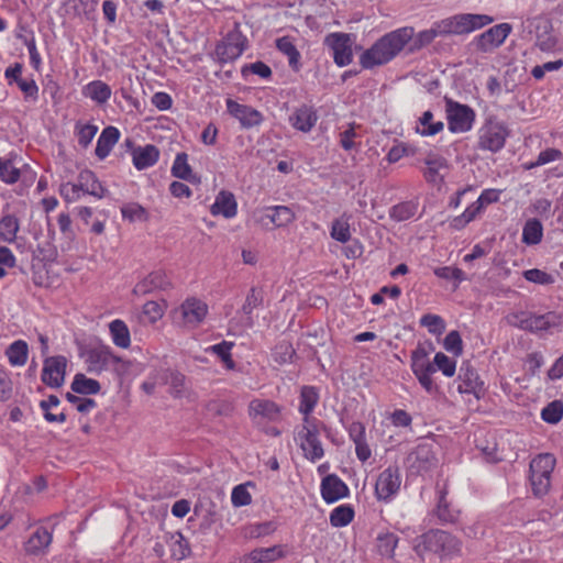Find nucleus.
I'll list each match as a JSON object with an SVG mask.
<instances>
[{"label": "nucleus", "mask_w": 563, "mask_h": 563, "mask_svg": "<svg viewBox=\"0 0 563 563\" xmlns=\"http://www.w3.org/2000/svg\"><path fill=\"white\" fill-rule=\"evenodd\" d=\"M494 22L488 14L460 13L437 21L428 30L413 32L408 51L415 53L431 44L438 36L468 34Z\"/></svg>", "instance_id": "nucleus-1"}, {"label": "nucleus", "mask_w": 563, "mask_h": 563, "mask_svg": "<svg viewBox=\"0 0 563 563\" xmlns=\"http://www.w3.org/2000/svg\"><path fill=\"white\" fill-rule=\"evenodd\" d=\"M413 36L412 26H402L380 36L358 58L364 69L383 66L396 58Z\"/></svg>", "instance_id": "nucleus-2"}, {"label": "nucleus", "mask_w": 563, "mask_h": 563, "mask_svg": "<svg viewBox=\"0 0 563 563\" xmlns=\"http://www.w3.org/2000/svg\"><path fill=\"white\" fill-rule=\"evenodd\" d=\"M462 542L453 534L443 530H430L415 539L413 549L422 556L427 552L438 554L441 559H450L460 553Z\"/></svg>", "instance_id": "nucleus-3"}, {"label": "nucleus", "mask_w": 563, "mask_h": 563, "mask_svg": "<svg viewBox=\"0 0 563 563\" xmlns=\"http://www.w3.org/2000/svg\"><path fill=\"white\" fill-rule=\"evenodd\" d=\"M324 423L321 420L302 419V423L295 430L294 440L302 451V455L311 463L324 456V449L320 439Z\"/></svg>", "instance_id": "nucleus-4"}, {"label": "nucleus", "mask_w": 563, "mask_h": 563, "mask_svg": "<svg viewBox=\"0 0 563 563\" xmlns=\"http://www.w3.org/2000/svg\"><path fill=\"white\" fill-rule=\"evenodd\" d=\"M249 40L241 31L239 22L227 35L217 43L214 48V60L220 65L236 60L247 48Z\"/></svg>", "instance_id": "nucleus-5"}, {"label": "nucleus", "mask_w": 563, "mask_h": 563, "mask_svg": "<svg viewBox=\"0 0 563 563\" xmlns=\"http://www.w3.org/2000/svg\"><path fill=\"white\" fill-rule=\"evenodd\" d=\"M556 459L551 453H541L530 462V483L536 497L547 495L551 487V476Z\"/></svg>", "instance_id": "nucleus-6"}, {"label": "nucleus", "mask_w": 563, "mask_h": 563, "mask_svg": "<svg viewBox=\"0 0 563 563\" xmlns=\"http://www.w3.org/2000/svg\"><path fill=\"white\" fill-rule=\"evenodd\" d=\"M208 313L209 306L203 299L189 296L172 311V317L179 325L196 329L206 320Z\"/></svg>", "instance_id": "nucleus-7"}, {"label": "nucleus", "mask_w": 563, "mask_h": 563, "mask_svg": "<svg viewBox=\"0 0 563 563\" xmlns=\"http://www.w3.org/2000/svg\"><path fill=\"white\" fill-rule=\"evenodd\" d=\"M410 368L427 394L438 395L440 393V386L432 377L435 373V367L433 362H430L429 353L424 347L418 346L411 352Z\"/></svg>", "instance_id": "nucleus-8"}, {"label": "nucleus", "mask_w": 563, "mask_h": 563, "mask_svg": "<svg viewBox=\"0 0 563 563\" xmlns=\"http://www.w3.org/2000/svg\"><path fill=\"white\" fill-rule=\"evenodd\" d=\"M251 219L262 229H269L271 224L274 228H285L296 220V213L288 206H268L254 209Z\"/></svg>", "instance_id": "nucleus-9"}, {"label": "nucleus", "mask_w": 563, "mask_h": 563, "mask_svg": "<svg viewBox=\"0 0 563 563\" xmlns=\"http://www.w3.org/2000/svg\"><path fill=\"white\" fill-rule=\"evenodd\" d=\"M444 101L449 131L451 133L470 132L476 120L474 109L450 98H445Z\"/></svg>", "instance_id": "nucleus-10"}, {"label": "nucleus", "mask_w": 563, "mask_h": 563, "mask_svg": "<svg viewBox=\"0 0 563 563\" xmlns=\"http://www.w3.org/2000/svg\"><path fill=\"white\" fill-rule=\"evenodd\" d=\"M402 476L397 465H389L378 473L374 484L375 498L388 504L399 494Z\"/></svg>", "instance_id": "nucleus-11"}, {"label": "nucleus", "mask_w": 563, "mask_h": 563, "mask_svg": "<svg viewBox=\"0 0 563 563\" xmlns=\"http://www.w3.org/2000/svg\"><path fill=\"white\" fill-rule=\"evenodd\" d=\"M509 130L504 122L487 120L478 130L477 146L482 151L497 153L504 148Z\"/></svg>", "instance_id": "nucleus-12"}, {"label": "nucleus", "mask_w": 563, "mask_h": 563, "mask_svg": "<svg viewBox=\"0 0 563 563\" xmlns=\"http://www.w3.org/2000/svg\"><path fill=\"white\" fill-rule=\"evenodd\" d=\"M85 363L87 371L92 374H101L102 372H115L122 362L110 346L100 345L86 351Z\"/></svg>", "instance_id": "nucleus-13"}, {"label": "nucleus", "mask_w": 563, "mask_h": 563, "mask_svg": "<svg viewBox=\"0 0 563 563\" xmlns=\"http://www.w3.org/2000/svg\"><path fill=\"white\" fill-rule=\"evenodd\" d=\"M16 154L10 153L7 156H0V180L5 185H14L22 181L24 187H31L36 178V173L29 164H23L21 168L15 165Z\"/></svg>", "instance_id": "nucleus-14"}, {"label": "nucleus", "mask_w": 563, "mask_h": 563, "mask_svg": "<svg viewBox=\"0 0 563 563\" xmlns=\"http://www.w3.org/2000/svg\"><path fill=\"white\" fill-rule=\"evenodd\" d=\"M323 44L331 52L338 67H345L353 62L354 36L352 34L331 32L325 35Z\"/></svg>", "instance_id": "nucleus-15"}, {"label": "nucleus", "mask_w": 563, "mask_h": 563, "mask_svg": "<svg viewBox=\"0 0 563 563\" xmlns=\"http://www.w3.org/2000/svg\"><path fill=\"white\" fill-rule=\"evenodd\" d=\"M501 192V189L496 188L484 189L476 201L467 206L462 214L454 217L450 221V227L454 230L464 229L468 223L474 221L477 218V216L481 214V212L486 206L498 202Z\"/></svg>", "instance_id": "nucleus-16"}, {"label": "nucleus", "mask_w": 563, "mask_h": 563, "mask_svg": "<svg viewBox=\"0 0 563 563\" xmlns=\"http://www.w3.org/2000/svg\"><path fill=\"white\" fill-rule=\"evenodd\" d=\"M453 385L456 386V390L461 395H473L476 399H481L484 395V382L470 362L461 364Z\"/></svg>", "instance_id": "nucleus-17"}, {"label": "nucleus", "mask_w": 563, "mask_h": 563, "mask_svg": "<svg viewBox=\"0 0 563 563\" xmlns=\"http://www.w3.org/2000/svg\"><path fill=\"white\" fill-rule=\"evenodd\" d=\"M424 167L421 168L423 179L432 186H441L450 169L449 161L441 154L429 151L423 158Z\"/></svg>", "instance_id": "nucleus-18"}, {"label": "nucleus", "mask_w": 563, "mask_h": 563, "mask_svg": "<svg viewBox=\"0 0 563 563\" xmlns=\"http://www.w3.org/2000/svg\"><path fill=\"white\" fill-rule=\"evenodd\" d=\"M512 31L511 24L504 22L496 24L474 38L476 49L489 53L500 47Z\"/></svg>", "instance_id": "nucleus-19"}, {"label": "nucleus", "mask_w": 563, "mask_h": 563, "mask_svg": "<svg viewBox=\"0 0 563 563\" xmlns=\"http://www.w3.org/2000/svg\"><path fill=\"white\" fill-rule=\"evenodd\" d=\"M173 288V282L169 275L163 269H156L148 273L133 287V294L145 296L155 291H167Z\"/></svg>", "instance_id": "nucleus-20"}, {"label": "nucleus", "mask_w": 563, "mask_h": 563, "mask_svg": "<svg viewBox=\"0 0 563 563\" xmlns=\"http://www.w3.org/2000/svg\"><path fill=\"white\" fill-rule=\"evenodd\" d=\"M225 107L228 113L238 120L244 129L258 126L264 121L262 112L251 106L239 103L231 98L225 100Z\"/></svg>", "instance_id": "nucleus-21"}, {"label": "nucleus", "mask_w": 563, "mask_h": 563, "mask_svg": "<svg viewBox=\"0 0 563 563\" xmlns=\"http://www.w3.org/2000/svg\"><path fill=\"white\" fill-rule=\"evenodd\" d=\"M408 464L412 474L423 475L437 466L438 460L429 444H419L408 455Z\"/></svg>", "instance_id": "nucleus-22"}, {"label": "nucleus", "mask_w": 563, "mask_h": 563, "mask_svg": "<svg viewBox=\"0 0 563 563\" xmlns=\"http://www.w3.org/2000/svg\"><path fill=\"white\" fill-rule=\"evenodd\" d=\"M282 407L273 400L254 399L249 405V416L256 426L276 422L280 419Z\"/></svg>", "instance_id": "nucleus-23"}, {"label": "nucleus", "mask_w": 563, "mask_h": 563, "mask_svg": "<svg viewBox=\"0 0 563 563\" xmlns=\"http://www.w3.org/2000/svg\"><path fill=\"white\" fill-rule=\"evenodd\" d=\"M67 360L63 355L47 357L42 369V382L52 388H58L64 384Z\"/></svg>", "instance_id": "nucleus-24"}, {"label": "nucleus", "mask_w": 563, "mask_h": 563, "mask_svg": "<svg viewBox=\"0 0 563 563\" xmlns=\"http://www.w3.org/2000/svg\"><path fill=\"white\" fill-rule=\"evenodd\" d=\"M320 494L328 505L334 504L350 495V488L336 474L325 475L320 483Z\"/></svg>", "instance_id": "nucleus-25"}, {"label": "nucleus", "mask_w": 563, "mask_h": 563, "mask_svg": "<svg viewBox=\"0 0 563 563\" xmlns=\"http://www.w3.org/2000/svg\"><path fill=\"white\" fill-rule=\"evenodd\" d=\"M319 119L318 112L313 106L301 104L289 115V124L297 131L309 133Z\"/></svg>", "instance_id": "nucleus-26"}, {"label": "nucleus", "mask_w": 563, "mask_h": 563, "mask_svg": "<svg viewBox=\"0 0 563 563\" xmlns=\"http://www.w3.org/2000/svg\"><path fill=\"white\" fill-rule=\"evenodd\" d=\"M210 213L213 217L234 218L238 214V201L234 194L224 189L220 190L210 206Z\"/></svg>", "instance_id": "nucleus-27"}, {"label": "nucleus", "mask_w": 563, "mask_h": 563, "mask_svg": "<svg viewBox=\"0 0 563 563\" xmlns=\"http://www.w3.org/2000/svg\"><path fill=\"white\" fill-rule=\"evenodd\" d=\"M53 540V533L45 527H37L24 542L23 549L26 554H44Z\"/></svg>", "instance_id": "nucleus-28"}, {"label": "nucleus", "mask_w": 563, "mask_h": 563, "mask_svg": "<svg viewBox=\"0 0 563 563\" xmlns=\"http://www.w3.org/2000/svg\"><path fill=\"white\" fill-rule=\"evenodd\" d=\"M275 46L280 54L287 57L289 68L298 73L302 64L301 54L295 44V40L289 35H285L275 41Z\"/></svg>", "instance_id": "nucleus-29"}, {"label": "nucleus", "mask_w": 563, "mask_h": 563, "mask_svg": "<svg viewBox=\"0 0 563 563\" xmlns=\"http://www.w3.org/2000/svg\"><path fill=\"white\" fill-rule=\"evenodd\" d=\"M132 163L137 170H144L154 166L159 159V150L153 145L135 147L132 153Z\"/></svg>", "instance_id": "nucleus-30"}, {"label": "nucleus", "mask_w": 563, "mask_h": 563, "mask_svg": "<svg viewBox=\"0 0 563 563\" xmlns=\"http://www.w3.org/2000/svg\"><path fill=\"white\" fill-rule=\"evenodd\" d=\"M120 136H121V133L118 128L112 126V125L106 126L101 131V133L97 140V145H96V150H95L96 156L100 161H103L104 158H107L110 155L114 145L119 142Z\"/></svg>", "instance_id": "nucleus-31"}, {"label": "nucleus", "mask_w": 563, "mask_h": 563, "mask_svg": "<svg viewBox=\"0 0 563 563\" xmlns=\"http://www.w3.org/2000/svg\"><path fill=\"white\" fill-rule=\"evenodd\" d=\"M286 556L283 545L256 548L243 556V563H272Z\"/></svg>", "instance_id": "nucleus-32"}, {"label": "nucleus", "mask_w": 563, "mask_h": 563, "mask_svg": "<svg viewBox=\"0 0 563 563\" xmlns=\"http://www.w3.org/2000/svg\"><path fill=\"white\" fill-rule=\"evenodd\" d=\"M165 543L169 547L170 556L174 560L183 561L191 553L189 542L181 532H166L164 533Z\"/></svg>", "instance_id": "nucleus-33"}, {"label": "nucleus", "mask_w": 563, "mask_h": 563, "mask_svg": "<svg viewBox=\"0 0 563 563\" xmlns=\"http://www.w3.org/2000/svg\"><path fill=\"white\" fill-rule=\"evenodd\" d=\"M81 93L97 104H104L110 100L112 90L107 82L96 79L85 85Z\"/></svg>", "instance_id": "nucleus-34"}, {"label": "nucleus", "mask_w": 563, "mask_h": 563, "mask_svg": "<svg viewBox=\"0 0 563 563\" xmlns=\"http://www.w3.org/2000/svg\"><path fill=\"white\" fill-rule=\"evenodd\" d=\"M319 402V393L314 386H303L299 397V412L303 416L302 419L318 420L311 417L312 411Z\"/></svg>", "instance_id": "nucleus-35"}, {"label": "nucleus", "mask_w": 563, "mask_h": 563, "mask_svg": "<svg viewBox=\"0 0 563 563\" xmlns=\"http://www.w3.org/2000/svg\"><path fill=\"white\" fill-rule=\"evenodd\" d=\"M170 173L176 178L187 180L192 184L200 183V178L192 173V168L188 163V155L185 152L176 154Z\"/></svg>", "instance_id": "nucleus-36"}, {"label": "nucleus", "mask_w": 563, "mask_h": 563, "mask_svg": "<svg viewBox=\"0 0 563 563\" xmlns=\"http://www.w3.org/2000/svg\"><path fill=\"white\" fill-rule=\"evenodd\" d=\"M4 355L12 367H22L29 358V344L24 340H15L5 349Z\"/></svg>", "instance_id": "nucleus-37"}, {"label": "nucleus", "mask_w": 563, "mask_h": 563, "mask_svg": "<svg viewBox=\"0 0 563 563\" xmlns=\"http://www.w3.org/2000/svg\"><path fill=\"white\" fill-rule=\"evenodd\" d=\"M81 188L87 195L96 198H102L106 194V188L102 186L96 174L89 169L81 170L77 177Z\"/></svg>", "instance_id": "nucleus-38"}, {"label": "nucleus", "mask_w": 563, "mask_h": 563, "mask_svg": "<svg viewBox=\"0 0 563 563\" xmlns=\"http://www.w3.org/2000/svg\"><path fill=\"white\" fill-rule=\"evenodd\" d=\"M109 332L113 344L121 349L131 345V334L126 323L121 319L112 320L109 323Z\"/></svg>", "instance_id": "nucleus-39"}, {"label": "nucleus", "mask_w": 563, "mask_h": 563, "mask_svg": "<svg viewBox=\"0 0 563 563\" xmlns=\"http://www.w3.org/2000/svg\"><path fill=\"white\" fill-rule=\"evenodd\" d=\"M419 154V146L413 142H395L386 154V161L395 164L404 157H413Z\"/></svg>", "instance_id": "nucleus-40"}, {"label": "nucleus", "mask_w": 563, "mask_h": 563, "mask_svg": "<svg viewBox=\"0 0 563 563\" xmlns=\"http://www.w3.org/2000/svg\"><path fill=\"white\" fill-rule=\"evenodd\" d=\"M443 129L444 123L442 121H433V113L428 110L419 118L416 132L421 136H434L442 132Z\"/></svg>", "instance_id": "nucleus-41"}, {"label": "nucleus", "mask_w": 563, "mask_h": 563, "mask_svg": "<svg viewBox=\"0 0 563 563\" xmlns=\"http://www.w3.org/2000/svg\"><path fill=\"white\" fill-rule=\"evenodd\" d=\"M355 517V511L352 505L350 504H343L330 512V525L334 528H342L350 525Z\"/></svg>", "instance_id": "nucleus-42"}, {"label": "nucleus", "mask_w": 563, "mask_h": 563, "mask_svg": "<svg viewBox=\"0 0 563 563\" xmlns=\"http://www.w3.org/2000/svg\"><path fill=\"white\" fill-rule=\"evenodd\" d=\"M20 230V221L14 214H4L0 218V239L5 243H13Z\"/></svg>", "instance_id": "nucleus-43"}, {"label": "nucleus", "mask_w": 563, "mask_h": 563, "mask_svg": "<svg viewBox=\"0 0 563 563\" xmlns=\"http://www.w3.org/2000/svg\"><path fill=\"white\" fill-rule=\"evenodd\" d=\"M167 309V301L162 300H148L142 307V314L150 324H155L159 321Z\"/></svg>", "instance_id": "nucleus-44"}, {"label": "nucleus", "mask_w": 563, "mask_h": 563, "mask_svg": "<svg viewBox=\"0 0 563 563\" xmlns=\"http://www.w3.org/2000/svg\"><path fill=\"white\" fill-rule=\"evenodd\" d=\"M398 537L394 532L383 531L376 537V548L380 555L391 559L398 544Z\"/></svg>", "instance_id": "nucleus-45"}, {"label": "nucleus", "mask_w": 563, "mask_h": 563, "mask_svg": "<svg viewBox=\"0 0 563 563\" xmlns=\"http://www.w3.org/2000/svg\"><path fill=\"white\" fill-rule=\"evenodd\" d=\"M543 238V227L537 219H529L522 228V243L527 245H536Z\"/></svg>", "instance_id": "nucleus-46"}, {"label": "nucleus", "mask_w": 563, "mask_h": 563, "mask_svg": "<svg viewBox=\"0 0 563 563\" xmlns=\"http://www.w3.org/2000/svg\"><path fill=\"white\" fill-rule=\"evenodd\" d=\"M100 384L93 378H88L84 374H76L71 383V390L80 395H95L100 391Z\"/></svg>", "instance_id": "nucleus-47"}, {"label": "nucleus", "mask_w": 563, "mask_h": 563, "mask_svg": "<svg viewBox=\"0 0 563 563\" xmlns=\"http://www.w3.org/2000/svg\"><path fill=\"white\" fill-rule=\"evenodd\" d=\"M97 132H98V125H96L93 123H84L81 121H77L75 123L74 133H75V136L77 137L78 144L82 148H87L91 144Z\"/></svg>", "instance_id": "nucleus-48"}, {"label": "nucleus", "mask_w": 563, "mask_h": 563, "mask_svg": "<svg viewBox=\"0 0 563 563\" xmlns=\"http://www.w3.org/2000/svg\"><path fill=\"white\" fill-rule=\"evenodd\" d=\"M60 405V400L55 395H49L47 399L41 400L40 408L43 411L44 419L49 423H64L66 421V415L60 412L58 415L48 413V410L57 408Z\"/></svg>", "instance_id": "nucleus-49"}, {"label": "nucleus", "mask_w": 563, "mask_h": 563, "mask_svg": "<svg viewBox=\"0 0 563 563\" xmlns=\"http://www.w3.org/2000/svg\"><path fill=\"white\" fill-rule=\"evenodd\" d=\"M418 211V203L415 201H404L395 205L389 212L393 220L401 222L407 221L416 216Z\"/></svg>", "instance_id": "nucleus-50"}, {"label": "nucleus", "mask_w": 563, "mask_h": 563, "mask_svg": "<svg viewBox=\"0 0 563 563\" xmlns=\"http://www.w3.org/2000/svg\"><path fill=\"white\" fill-rule=\"evenodd\" d=\"M518 328L536 334H544V319L543 314H523L518 323Z\"/></svg>", "instance_id": "nucleus-51"}, {"label": "nucleus", "mask_w": 563, "mask_h": 563, "mask_svg": "<svg viewBox=\"0 0 563 563\" xmlns=\"http://www.w3.org/2000/svg\"><path fill=\"white\" fill-rule=\"evenodd\" d=\"M330 236L340 242L346 243L351 239L349 218L341 217L332 221Z\"/></svg>", "instance_id": "nucleus-52"}, {"label": "nucleus", "mask_w": 563, "mask_h": 563, "mask_svg": "<svg viewBox=\"0 0 563 563\" xmlns=\"http://www.w3.org/2000/svg\"><path fill=\"white\" fill-rule=\"evenodd\" d=\"M433 365L435 372H441L445 377H453L456 373V360L448 356L443 352L435 353Z\"/></svg>", "instance_id": "nucleus-53"}, {"label": "nucleus", "mask_w": 563, "mask_h": 563, "mask_svg": "<svg viewBox=\"0 0 563 563\" xmlns=\"http://www.w3.org/2000/svg\"><path fill=\"white\" fill-rule=\"evenodd\" d=\"M121 214L124 220L130 222L147 221L148 212L137 202H129L121 207Z\"/></svg>", "instance_id": "nucleus-54"}, {"label": "nucleus", "mask_w": 563, "mask_h": 563, "mask_svg": "<svg viewBox=\"0 0 563 563\" xmlns=\"http://www.w3.org/2000/svg\"><path fill=\"white\" fill-rule=\"evenodd\" d=\"M562 418L563 404L560 400L551 401L541 410V419L547 423L556 424Z\"/></svg>", "instance_id": "nucleus-55"}, {"label": "nucleus", "mask_w": 563, "mask_h": 563, "mask_svg": "<svg viewBox=\"0 0 563 563\" xmlns=\"http://www.w3.org/2000/svg\"><path fill=\"white\" fill-rule=\"evenodd\" d=\"M420 324L427 328L429 333L433 335H441L445 330V322L442 317L438 314H423L420 319Z\"/></svg>", "instance_id": "nucleus-56"}, {"label": "nucleus", "mask_w": 563, "mask_h": 563, "mask_svg": "<svg viewBox=\"0 0 563 563\" xmlns=\"http://www.w3.org/2000/svg\"><path fill=\"white\" fill-rule=\"evenodd\" d=\"M59 192L66 202H75L79 200L82 196L87 195L84 188H81L80 183L78 180L76 183L63 184L60 186Z\"/></svg>", "instance_id": "nucleus-57"}, {"label": "nucleus", "mask_w": 563, "mask_h": 563, "mask_svg": "<svg viewBox=\"0 0 563 563\" xmlns=\"http://www.w3.org/2000/svg\"><path fill=\"white\" fill-rule=\"evenodd\" d=\"M522 275L526 280L537 285H552L555 283V277L552 274L539 268L527 269Z\"/></svg>", "instance_id": "nucleus-58"}, {"label": "nucleus", "mask_w": 563, "mask_h": 563, "mask_svg": "<svg viewBox=\"0 0 563 563\" xmlns=\"http://www.w3.org/2000/svg\"><path fill=\"white\" fill-rule=\"evenodd\" d=\"M247 485H251V483L240 484L233 487L231 503L234 507L249 506L252 503V496L247 490Z\"/></svg>", "instance_id": "nucleus-59"}, {"label": "nucleus", "mask_w": 563, "mask_h": 563, "mask_svg": "<svg viewBox=\"0 0 563 563\" xmlns=\"http://www.w3.org/2000/svg\"><path fill=\"white\" fill-rule=\"evenodd\" d=\"M459 511L452 509L449 501L442 498V500H438L437 505V517L441 522L454 523L459 519Z\"/></svg>", "instance_id": "nucleus-60"}, {"label": "nucleus", "mask_w": 563, "mask_h": 563, "mask_svg": "<svg viewBox=\"0 0 563 563\" xmlns=\"http://www.w3.org/2000/svg\"><path fill=\"white\" fill-rule=\"evenodd\" d=\"M241 74L243 77H246L249 74L257 75L263 79H268L272 77L271 67L264 62L257 60L255 63L246 64L241 68Z\"/></svg>", "instance_id": "nucleus-61"}, {"label": "nucleus", "mask_w": 563, "mask_h": 563, "mask_svg": "<svg viewBox=\"0 0 563 563\" xmlns=\"http://www.w3.org/2000/svg\"><path fill=\"white\" fill-rule=\"evenodd\" d=\"M443 347L454 356H460L463 353V341L459 331H450L443 341Z\"/></svg>", "instance_id": "nucleus-62"}, {"label": "nucleus", "mask_w": 563, "mask_h": 563, "mask_svg": "<svg viewBox=\"0 0 563 563\" xmlns=\"http://www.w3.org/2000/svg\"><path fill=\"white\" fill-rule=\"evenodd\" d=\"M543 319L547 334H552L563 329V312L548 311L543 313Z\"/></svg>", "instance_id": "nucleus-63"}, {"label": "nucleus", "mask_w": 563, "mask_h": 563, "mask_svg": "<svg viewBox=\"0 0 563 563\" xmlns=\"http://www.w3.org/2000/svg\"><path fill=\"white\" fill-rule=\"evenodd\" d=\"M16 86L22 91L25 101H37L38 86L33 78H24L23 80H19Z\"/></svg>", "instance_id": "nucleus-64"}]
</instances>
